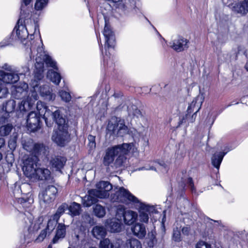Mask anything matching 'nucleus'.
I'll list each match as a JSON object with an SVG mask.
<instances>
[{"instance_id": "33", "label": "nucleus", "mask_w": 248, "mask_h": 248, "mask_svg": "<svg viewBox=\"0 0 248 248\" xmlns=\"http://www.w3.org/2000/svg\"><path fill=\"white\" fill-rule=\"evenodd\" d=\"M32 0H22V3L21 5V16L22 18L27 17L29 15L30 10L26 7L30 4Z\"/></svg>"}, {"instance_id": "62", "label": "nucleus", "mask_w": 248, "mask_h": 248, "mask_svg": "<svg viewBox=\"0 0 248 248\" xmlns=\"http://www.w3.org/2000/svg\"><path fill=\"white\" fill-rule=\"evenodd\" d=\"M155 235L154 234L153 232H151V239H152V242H153L154 241V239H155Z\"/></svg>"}, {"instance_id": "50", "label": "nucleus", "mask_w": 248, "mask_h": 248, "mask_svg": "<svg viewBox=\"0 0 248 248\" xmlns=\"http://www.w3.org/2000/svg\"><path fill=\"white\" fill-rule=\"evenodd\" d=\"M47 234L46 229H44L41 231L39 236L36 239V241L39 242L42 241L46 237Z\"/></svg>"}, {"instance_id": "52", "label": "nucleus", "mask_w": 248, "mask_h": 248, "mask_svg": "<svg viewBox=\"0 0 248 248\" xmlns=\"http://www.w3.org/2000/svg\"><path fill=\"white\" fill-rule=\"evenodd\" d=\"M196 248H211V246L204 242L201 241L196 245Z\"/></svg>"}, {"instance_id": "10", "label": "nucleus", "mask_w": 248, "mask_h": 248, "mask_svg": "<svg viewBox=\"0 0 248 248\" xmlns=\"http://www.w3.org/2000/svg\"><path fill=\"white\" fill-rule=\"evenodd\" d=\"M96 189L99 198H107L109 196V191L112 189V185L108 181H100L96 184Z\"/></svg>"}, {"instance_id": "20", "label": "nucleus", "mask_w": 248, "mask_h": 248, "mask_svg": "<svg viewBox=\"0 0 248 248\" xmlns=\"http://www.w3.org/2000/svg\"><path fill=\"white\" fill-rule=\"evenodd\" d=\"M120 145V148L124 150V152L119 153L118 157L115 160L114 163V166L116 168H119L124 165L126 161V158L124 155L127 153V149L129 147V145L127 144H123Z\"/></svg>"}, {"instance_id": "21", "label": "nucleus", "mask_w": 248, "mask_h": 248, "mask_svg": "<svg viewBox=\"0 0 248 248\" xmlns=\"http://www.w3.org/2000/svg\"><path fill=\"white\" fill-rule=\"evenodd\" d=\"M66 159L61 156H55L50 160V165L52 168H55L56 170H60L64 166Z\"/></svg>"}, {"instance_id": "8", "label": "nucleus", "mask_w": 248, "mask_h": 248, "mask_svg": "<svg viewBox=\"0 0 248 248\" xmlns=\"http://www.w3.org/2000/svg\"><path fill=\"white\" fill-rule=\"evenodd\" d=\"M16 102L14 100H9L3 104L0 112V124H3L8 122L9 114L16 109Z\"/></svg>"}, {"instance_id": "28", "label": "nucleus", "mask_w": 248, "mask_h": 248, "mask_svg": "<svg viewBox=\"0 0 248 248\" xmlns=\"http://www.w3.org/2000/svg\"><path fill=\"white\" fill-rule=\"evenodd\" d=\"M36 143H34L31 139H28L22 140V145L23 149L28 152L33 154Z\"/></svg>"}, {"instance_id": "14", "label": "nucleus", "mask_w": 248, "mask_h": 248, "mask_svg": "<svg viewBox=\"0 0 248 248\" xmlns=\"http://www.w3.org/2000/svg\"><path fill=\"white\" fill-rule=\"evenodd\" d=\"M103 34L106 39L105 47L106 48L107 46L108 48L110 47L113 48L115 45V38L113 31L106 22L104 27Z\"/></svg>"}, {"instance_id": "19", "label": "nucleus", "mask_w": 248, "mask_h": 248, "mask_svg": "<svg viewBox=\"0 0 248 248\" xmlns=\"http://www.w3.org/2000/svg\"><path fill=\"white\" fill-rule=\"evenodd\" d=\"M133 234L139 239L145 237L146 234V229L145 225L140 222L136 223L131 228Z\"/></svg>"}, {"instance_id": "2", "label": "nucleus", "mask_w": 248, "mask_h": 248, "mask_svg": "<svg viewBox=\"0 0 248 248\" xmlns=\"http://www.w3.org/2000/svg\"><path fill=\"white\" fill-rule=\"evenodd\" d=\"M28 84L20 83L18 86L14 87L12 91L13 97L16 99H23L16 108L17 111L24 112L30 110L33 105L31 98L28 95Z\"/></svg>"}, {"instance_id": "9", "label": "nucleus", "mask_w": 248, "mask_h": 248, "mask_svg": "<svg viewBox=\"0 0 248 248\" xmlns=\"http://www.w3.org/2000/svg\"><path fill=\"white\" fill-rule=\"evenodd\" d=\"M124 150L120 148V145H117L111 148H108L106 151L103 158V164L105 166H108L112 164L115 156L120 153L124 152Z\"/></svg>"}, {"instance_id": "23", "label": "nucleus", "mask_w": 248, "mask_h": 248, "mask_svg": "<svg viewBox=\"0 0 248 248\" xmlns=\"http://www.w3.org/2000/svg\"><path fill=\"white\" fill-rule=\"evenodd\" d=\"M39 92L41 96H43L45 99L47 101L53 100L55 99V95L51 92V90L47 85H43L40 86L39 88Z\"/></svg>"}, {"instance_id": "43", "label": "nucleus", "mask_w": 248, "mask_h": 248, "mask_svg": "<svg viewBox=\"0 0 248 248\" xmlns=\"http://www.w3.org/2000/svg\"><path fill=\"white\" fill-rule=\"evenodd\" d=\"M183 124H185L186 126L188 125L187 115L185 114L180 116L177 127H180Z\"/></svg>"}, {"instance_id": "5", "label": "nucleus", "mask_w": 248, "mask_h": 248, "mask_svg": "<svg viewBox=\"0 0 248 248\" xmlns=\"http://www.w3.org/2000/svg\"><path fill=\"white\" fill-rule=\"evenodd\" d=\"M58 194V189L53 185H48L39 195L41 204H49L56 198Z\"/></svg>"}, {"instance_id": "17", "label": "nucleus", "mask_w": 248, "mask_h": 248, "mask_svg": "<svg viewBox=\"0 0 248 248\" xmlns=\"http://www.w3.org/2000/svg\"><path fill=\"white\" fill-rule=\"evenodd\" d=\"M106 227L111 232H119L122 230V223L115 218L108 219L106 222Z\"/></svg>"}, {"instance_id": "51", "label": "nucleus", "mask_w": 248, "mask_h": 248, "mask_svg": "<svg viewBox=\"0 0 248 248\" xmlns=\"http://www.w3.org/2000/svg\"><path fill=\"white\" fill-rule=\"evenodd\" d=\"M126 210H125V209L123 206L120 205L117 208L116 214L118 217H124V214Z\"/></svg>"}, {"instance_id": "22", "label": "nucleus", "mask_w": 248, "mask_h": 248, "mask_svg": "<svg viewBox=\"0 0 248 248\" xmlns=\"http://www.w3.org/2000/svg\"><path fill=\"white\" fill-rule=\"evenodd\" d=\"M48 153V147L43 143H36L33 155H36L38 158L39 156H46Z\"/></svg>"}, {"instance_id": "32", "label": "nucleus", "mask_w": 248, "mask_h": 248, "mask_svg": "<svg viewBox=\"0 0 248 248\" xmlns=\"http://www.w3.org/2000/svg\"><path fill=\"white\" fill-rule=\"evenodd\" d=\"M68 208V205L63 203L57 209L56 212L53 216V219L58 222L61 216L64 213L65 210Z\"/></svg>"}, {"instance_id": "49", "label": "nucleus", "mask_w": 248, "mask_h": 248, "mask_svg": "<svg viewBox=\"0 0 248 248\" xmlns=\"http://www.w3.org/2000/svg\"><path fill=\"white\" fill-rule=\"evenodd\" d=\"M172 237H173V239L175 241L179 242V241H181L180 231L178 230L177 228L176 229L173 230Z\"/></svg>"}, {"instance_id": "61", "label": "nucleus", "mask_w": 248, "mask_h": 248, "mask_svg": "<svg viewBox=\"0 0 248 248\" xmlns=\"http://www.w3.org/2000/svg\"><path fill=\"white\" fill-rule=\"evenodd\" d=\"M158 165L159 166H160V167H162L163 169H164L165 171L167 170V165L165 163H164V162H163L162 163H158Z\"/></svg>"}, {"instance_id": "39", "label": "nucleus", "mask_w": 248, "mask_h": 248, "mask_svg": "<svg viewBox=\"0 0 248 248\" xmlns=\"http://www.w3.org/2000/svg\"><path fill=\"white\" fill-rule=\"evenodd\" d=\"M232 55L230 53L224 52L218 56V60L222 62H229L231 61Z\"/></svg>"}, {"instance_id": "60", "label": "nucleus", "mask_w": 248, "mask_h": 248, "mask_svg": "<svg viewBox=\"0 0 248 248\" xmlns=\"http://www.w3.org/2000/svg\"><path fill=\"white\" fill-rule=\"evenodd\" d=\"M5 141L4 139H3L2 138H0V148L2 147L3 146H4L5 145Z\"/></svg>"}, {"instance_id": "41", "label": "nucleus", "mask_w": 248, "mask_h": 248, "mask_svg": "<svg viewBox=\"0 0 248 248\" xmlns=\"http://www.w3.org/2000/svg\"><path fill=\"white\" fill-rule=\"evenodd\" d=\"M48 2V0H37L35 4V9L36 10H41L45 7Z\"/></svg>"}, {"instance_id": "3", "label": "nucleus", "mask_w": 248, "mask_h": 248, "mask_svg": "<svg viewBox=\"0 0 248 248\" xmlns=\"http://www.w3.org/2000/svg\"><path fill=\"white\" fill-rule=\"evenodd\" d=\"M110 198L112 202H120L126 204L132 203L136 205L140 202L137 197L123 187L111 194Z\"/></svg>"}, {"instance_id": "45", "label": "nucleus", "mask_w": 248, "mask_h": 248, "mask_svg": "<svg viewBox=\"0 0 248 248\" xmlns=\"http://www.w3.org/2000/svg\"><path fill=\"white\" fill-rule=\"evenodd\" d=\"M196 104L197 101L196 100H193L188 107L186 112L192 113L194 110L196 111L197 108V106L201 108V105H196Z\"/></svg>"}, {"instance_id": "35", "label": "nucleus", "mask_w": 248, "mask_h": 248, "mask_svg": "<svg viewBox=\"0 0 248 248\" xmlns=\"http://www.w3.org/2000/svg\"><path fill=\"white\" fill-rule=\"evenodd\" d=\"M126 245L127 248H142L140 242L136 238L128 240Z\"/></svg>"}, {"instance_id": "27", "label": "nucleus", "mask_w": 248, "mask_h": 248, "mask_svg": "<svg viewBox=\"0 0 248 248\" xmlns=\"http://www.w3.org/2000/svg\"><path fill=\"white\" fill-rule=\"evenodd\" d=\"M92 232L94 237L99 239L105 236L106 231L103 226H95L93 228Z\"/></svg>"}, {"instance_id": "44", "label": "nucleus", "mask_w": 248, "mask_h": 248, "mask_svg": "<svg viewBox=\"0 0 248 248\" xmlns=\"http://www.w3.org/2000/svg\"><path fill=\"white\" fill-rule=\"evenodd\" d=\"M59 95L62 99L66 102H69L71 99V96L70 93L65 91H61L59 92Z\"/></svg>"}, {"instance_id": "64", "label": "nucleus", "mask_w": 248, "mask_h": 248, "mask_svg": "<svg viewBox=\"0 0 248 248\" xmlns=\"http://www.w3.org/2000/svg\"><path fill=\"white\" fill-rule=\"evenodd\" d=\"M245 68L248 71V63L246 64V65L245 66Z\"/></svg>"}, {"instance_id": "30", "label": "nucleus", "mask_w": 248, "mask_h": 248, "mask_svg": "<svg viewBox=\"0 0 248 248\" xmlns=\"http://www.w3.org/2000/svg\"><path fill=\"white\" fill-rule=\"evenodd\" d=\"M16 31L18 38L21 40H25L29 35L28 29L23 25L18 26Z\"/></svg>"}, {"instance_id": "24", "label": "nucleus", "mask_w": 248, "mask_h": 248, "mask_svg": "<svg viewBox=\"0 0 248 248\" xmlns=\"http://www.w3.org/2000/svg\"><path fill=\"white\" fill-rule=\"evenodd\" d=\"M138 217V214L133 211L128 210L124 214L123 219L125 224L130 225L135 222Z\"/></svg>"}, {"instance_id": "15", "label": "nucleus", "mask_w": 248, "mask_h": 248, "mask_svg": "<svg viewBox=\"0 0 248 248\" xmlns=\"http://www.w3.org/2000/svg\"><path fill=\"white\" fill-rule=\"evenodd\" d=\"M39 180L53 182V178L50 170L46 168L38 167L32 177Z\"/></svg>"}, {"instance_id": "29", "label": "nucleus", "mask_w": 248, "mask_h": 248, "mask_svg": "<svg viewBox=\"0 0 248 248\" xmlns=\"http://www.w3.org/2000/svg\"><path fill=\"white\" fill-rule=\"evenodd\" d=\"M47 77L53 83L58 85L61 81V77L59 73L53 70H49L47 73Z\"/></svg>"}, {"instance_id": "38", "label": "nucleus", "mask_w": 248, "mask_h": 248, "mask_svg": "<svg viewBox=\"0 0 248 248\" xmlns=\"http://www.w3.org/2000/svg\"><path fill=\"white\" fill-rule=\"evenodd\" d=\"M128 110L129 114H131L138 118H142L143 117L142 112L136 106H132L130 107H128Z\"/></svg>"}, {"instance_id": "12", "label": "nucleus", "mask_w": 248, "mask_h": 248, "mask_svg": "<svg viewBox=\"0 0 248 248\" xmlns=\"http://www.w3.org/2000/svg\"><path fill=\"white\" fill-rule=\"evenodd\" d=\"M189 40L182 36H178L170 43V46L177 52H181L188 47Z\"/></svg>"}, {"instance_id": "58", "label": "nucleus", "mask_w": 248, "mask_h": 248, "mask_svg": "<svg viewBox=\"0 0 248 248\" xmlns=\"http://www.w3.org/2000/svg\"><path fill=\"white\" fill-rule=\"evenodd\" d=\"M88 140L90 141V144L91 146H95V137L92 136L91 135H89L88 136Z\"/></svg>"}, {"instance_id": "4", "label": "nucleus", "mask_w": 248, "mask_h": 248, "mask_svg": "<svg viewBox=\"0 0 248 248\" xmlns=\"http://www.w3.org/2000/svg\"><path fill=\"white\" fill-rule=\"evenodd\" d=\"M39 158L36 155H29L25 157L23 162L22 170L24 174L32 178L35 170L39 167Z\"/></svg>"}, {"instance_id": "13", "label": "nucleus", "mask_w": 248, "mask_h": 248, "mask_svg": "<svg viewBox=\"0 0 248 248\" xmlns=\"http://www.w3.org/2000/svg\"><path fill=\"white\" fill-rule=\"evenodd\" d=\"M40 122V117L38 113L34 111L30 112L27 116V126L31 129V131L37 130Z\"/></svg>"}, {"instance_id": "53", "label": "nucleus", "mask_w": 248, "mask_h": 248, "mask_svg": "<svg viewBox=\"0 0 248 248\" xmlns=\"http://www.w3.org/2000/svg\"><path fill=\"white\" fill-rule=\"evenodd\" d=\"M122 130H120L119 132H117V135L118 136L123 137L124 135L128 133V129L127 126H124Z\"/></svg>"}, {"instance_id": "42", "label": "nucleus", "mask_w": 248, "mask_h": 248, "mask_svg": "<svg viewBox=\"0 0 248 248\" xmlns=\"http://www.w3.org/2000/svg\"><path fill=\"white\" fill-rule=\"evenodd\" d=\"M16 74H18V76H25L27 74H29L30 70L28 65H25L24 66H22L21 68H19L16 71Z\"/></svg>"}, {"instance_id": "37", "label": "nucleus", "mask_w": 248, "mask_h": 248, "mask_svg": "<svg viewBox=\"0 0 248 248\" xmlns=\"http://www.w3.org/2000/svg\"><path fill=\"white\" fill-rule=\"evenodd\" d=\"M18 137L17 133H14L10 137L8 142V147L11 150H14L16 147V141Z\"/></svg>"}, {"instance_id": "55", "label": "nucleus", "mask_w": 248, "mask_h": 248, "mask_svg": "<svg viewBox=\"0 0 248 248\" xmlns=\"http://www.w3.org/2000/svg\"><path fill=\"white\" fill-rule=\"evenodd\" d=\"M124 126H126L123 120H119L117 122V132H119L120 130H122Z\"/></svg>"}, {"instance_id": "59", "label": "nucleus", "mask_w": 248, "mask_h": 248, "mask_svg": "<svg viewBox=\"0 0 248 248\" xmlns=\"http://www.w3.org/2000/svg\"><path fill=\"white\" fill-rule=\"evenodd\" d=\"M82 217L84 220L85 223H90L91 217L89 214L84 213L82 215Z\"/></svg>"}, {"instance_id": "31", "label": "nucleus", "mask_w": 248, "mask_h": 248, "mask_svg": "<svg viewBox=\"0 0 248 248\" xmlns=\"http://www.w3.org/2000/svg\"><path fill=\"white\" fill-rule=\"evenodd\" d=\"M67 208L70 212L71 215L73 216L79 215L80 213V204L76 202H73L69 206H68Z\"/></svg>"}, {"instance_id": "25", "label": "nucleus", "mask_w": 248, "mask_h": 248, "mask_svg": "<svg viewBox=\"0 0 248 248\" xmlns=\"http://www.w3.org/2000/svg\"><path fill=\"white\" fill-rule=\"evenodd\" d=\"M66 227L65 225L59 223L56 229V233L52 240L53 243H56L60 239L63 238L66 234Z\"/></svg>"}, {"instance_id": "56", "label": "nucleus", "mask_w": 248, "mask_h": 248, "mask_svg": "<svg viewBox=\"0 0 248 248\" xmlns=\"http://www.w3.org/2000/svg\"><path fill=\"white\" fill-rule=\"evenodd\" d=\"M191 231L190 227L188 225L184 227L182 229V232L185 235H188Z\"/></svg>"}, {"instance_id": "16", "label": "nucleus", "mask_w": 248, "mask_h": 248, "mask_svg": "<svg viewBox=\"0 0 248 248\" xmlns=\"http://www.w3.org/2000/svg\"><path fill=\"white\" fill-rule=\"evenodd\" d=\"M96 191L94 189H90L88 191V195H86L82 198V202L85 207H90L98 202V198Z\"/></svg>"}, {"instance_id": "34", "label": "nucleus", "mask_w": 248, "mask_h": 248, "mask_svg": "<svg viewBox=\"0 0 248 248\" xmlns=\"http://www.w3.org/2000/svg\"><path fill=\"white\" fill-rule=\"evenodd\" d=\"M13 128V126L11 124H7L0 126V136L5 137L9 135Z\"/></svg>"}, {"instance_id": "6", "label": "nucleus", "mask_w": 248, "mask_h": 248, "mask_svg": "<svg viewBox=\"0 0 248 248\" xmlns=\"http://www.w3.org/2000/svg\"><path fill=\"white\" fill-rule=\"evenodd\" d=\"M138 206L139 215V218L140 222L147 223L149 221V215L151 214L156 212L155 207L146 204L144 203L139 202L136 204Z\"/></svg>"}, {"instance_id": "11", "label": "nucleus", "mask_w": 248, "mask_h": 248, "mask_svg": "<svg viewBox=\"0 0 248 248\" xmlns=\"http://www.w3.org/2000/svg\"><path fill=\"white\" fill-rule=\"evenodd\" d=\"M45 62L47 66L51 67L56 70H58L56 65V62L54 61L51 58L47 55H45L43 57V60L39 58H36V63L35 64V70L44 72V62Z\"/></svg>"}, {"instance_id": "57", "label": "nucleus", "mask_w": 248, "mask_h": 248, "mask_svg": "<svg viewBox=\"0 0 248 248\" xmlns=\"http://www.w3.org/2000/svg\"><path fill=\"white\" fill-rule=\"evenodd\" d=\"M186 184L187 186L191 188V191L193 192L195 190V188L194 186V183L192 178L189 177L186 181Z\"/></svg>"}, {"instance_id": "1", "label": "nucleus", "mask_w": 248, "mask_h": 248, "mask_svg": "<svg viewBox=\"0 0 248 248\" xmlns=\"http://www.w3.org/2000/svg\"><path fill=\"white\" fill-rule=\"evenodd\" d=\"M53 120L57 124V129L54 130L52 140L60 146H64L68 142L70 135L68 132V122L59 110L52 113Z\"/></svg>"}, {"instance_id": "26", "label": "nucleus", "mask_w": 248, "mask_h": 248, "mask_svg": "<svg viewBox=\"0 0 248 248\" xmlns=\"http://www.w3.org/2000/svg\"><path fill=\"white\" fill-rule=\"evenodd\" d=\"M226 153L219 152L215 153L211 158L212 165L217 169H218L222 159Z\"/></svg>"}, {"instance_id": "46", "label": "nucleus", "mask_w": 248, "mask_h": 248, "mask_svg": "<svg viewBox=\"0 0 248 248\" xmlns=\"http://www.w3.org/2000/svg\"><path fill=\"white\" fill-rule=\"evenodd\" d=\"M200 109V108L197 106V110L195 112H194L192 115V113H188L186 112V113L185 114V115H188V124L189 123H193L196 119V116H197V113L199 111Z\"/></svg>"}, {"instance_id": "40", "label": "nucleus", "mask_w": 248, "mask_h": 248, "mask_svg": "<svg viewBox=\"0 0 248 248\" xmlns=\"http://www.w3.org/2000/svg\"><path fill=\"white\" fill-rule=\"evenodd\" d=\"M107 131L110 135L117 134V122L114 124L109 122L107 126Z\"/></svg>"}, {"instance_id": "7", "label": "nucleus", "mask_w": 248, "mask_h": 248, "mask_svg": "<svg viewBox=\"0 0 248 248\" xmlns=\"http://www.w3.org/2000/svg\"><path fill=\"white\" fill-rule=\"evenodd\" d=\"M6 71H0V80L6 84H14L19 80L18 74L11 66L5 68Z\"/></svg>"}, {"instance_id": "63", "label": "nucleus", "mask_w": 248, "mask_h": 248, "mask_svg": "<svg viewBox=\"0 0 248 248\" xmlns=\"http://www.w3.org/2000/svg\"><path fill=\"white\" fill-rule=\"evenodd\" d=\"M16 198L18 199V202H22L23 201L25 202V201H24V200L23 199V198H18V197H16Z\"/></svg>"}, {"instance_id": "47", "label": "nucleus", "mask_w": 248, "mask_h": 248, "mask_svg": "<svg viewBox=\"0 0 248 248\" xmlns=\"http://www.w3.org/2000/svg\"><path fill=\"white\" fill-rule=\"evenodd\" d=\"M101 248H113V246L110 240L108 239H105L100 242Z\"/></svg>"}, {"instance_id": "48", "label": "nucleus", "mask_w": 248, "mask_h": 248, "mask_svg": "<svg viewBox=\"0 0 248 248\" xmlns=\"http://www.w3.org/2000/svg\"><path fill=\"white\" fill-rule=\"evenodd\" d=\"M8 90L6 87L1 84H0V98L6 97L8 94Z\"/></svg>"}, {"instance_id": "18", "label": "nucleus", "mask_w": 248, "mask_h": 248, "mask_svg": "<svg viewBox=\"0 0 248 248\" xmlns=\"http://www.w3.org/2000/svg\"><path fill=\"white\" fill-rule=\"evenodd\" d=\"M36 108L38 112V115L40 117H42L45 120L46 123L47 117H49L50 115H52L53 117L52 113L54 112H52L49 109L44 103L41 101L37 102L36 104Z\"/></svg>"}, {"instance_id": "54", "label": "nucleus", "mask_w": 248, "mask_h": 248, "mask_svg": "<svg viewBox=\"0 0 248 248\" xmlns=\"http://www.w3.org/2000/svg\"><path fill=\"white\" fill-rule=\"evenodd\" d=\"M43 72H41L40 71H35V72H34V73H35L34 78L35 79V80L42 79L44 77Z\"/></svg>"}, {"instance_id": "36", "label": "nucleus", "mask_w": 248, "mask_h": 248, "mask_svg": "<svg viewBox=\"0 0 248 248\" xmlns=\"http://www.w3.org/2000/svg\"><path fill=\"white\" fill-rule=\"evenodd\" d=\"M94 215L98 217H103L106 214L105 208L100 204H96L93 208Z\"/></svg>"}]
</instances>
